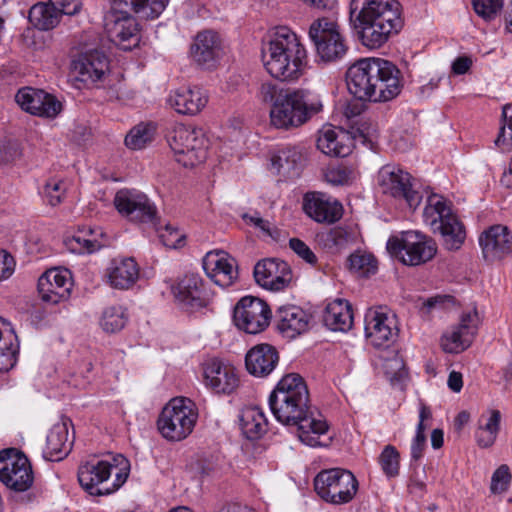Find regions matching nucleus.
<instances>
[{
  "label": "nucleus",
  "instance_id": "1",
  "mask_svg": "<svg viewBox=\"0 0 512 512\" xmlns=\"http://www.w3.org/2000/svg\"><path fill=\"white\" fill-rule=\"evenodd\" d=\"M275 418L285 425H296L301 442L311 447L328 446L331 437L324 417L310 406L309 391L304 379L296 373L287 374L269 396Z\"/></svg>",
  "mask_w": 512,
  "mask_h": 512
},
{
  "label": "nucleus",
  "instance_id": "2",
  "mask_svg": "<svg viewBox=\"0 0 512 512\" xmlns=\"http://www.w3.org/2000/svg\"><path fill=\"white\" fill-rule=\"evenodd\" d=\"M349 92L359 100L388 102L397 97L403 80L398 67L383 58H361L346 72Z\"/></svg>",
  "mask_w": 512,
  "mask_h": 512
},
{
  "label": "nucleus",
  "instance_id": "3",
  "mask_svg": "<svg viewBox=\"0 0 512 512\" xmlns=\"http://www.w3.org/2000/svg\"><path fill=\"white\" fill-rule=\"evenodd\" d=\"M355 13L360 40L369 49L382 47L403 27L401 5L397 0H352L350 14Z\"/></svg>",
  "mask_w": 512,
  "mask_h": 512
},
{
  "label": "nucleus",
  "instance_id": "4",
  "mask_svg": "<svg viewBox=\"0 0 512 512\" xmlns=\"http://www.w3.org/2000/svg\"><path fill=\"white\" fill-rule=\"evenodd\" d=\"M262 61L272 77L281 81H295L304 72L307 52L296 33L287 26H279L263 42Z\"/></svg>",
  "mask_w": 512,
  "mask_h": 512
},
{
  "label": "nucleus",
  "instance_id": "5",
  "mask_svg": "<svg viewBox=\"0 0 512 512\" xmlns=\"http://www.w3.org/2000/svg\"><path fill=\"white\" fill-rule=\"evenodd\" d=\"M259 98L271 104L270 119L276 128L298 127L322 109L320 101L306 102L302 91L284 89L271 82L261 85Z\"/></svg>",
  "mask_w": 512,
  "mask_h": 512
},
{
  "label": "nucleus",
  "instance_id": "6",
  "mask_svg": "<svg viewBox=\"0 0 512 512\" xmlns=\"http://www.w3.org/2000/svg\"><path fill=\"white\" fill-rule=\"evenodd\" d=\"M170 0H111L115 15L113 32L122 50L129 51L140 41L139 24L131 13L145 20L158 18Z\"/></svg>",
  "mask_w": 512,
  "mask_h": 512
},
{
  "label": "nucleus",
  "instance_id": "7",
  "mask_svg": "<svg viewBox=\"0 0 512 512\" xmlns=\"http://www.w3.org/2000/svg\"><path fill=\"white\" fill-rule=\"evenodd\" d=\"M118 465L108 460H91L78 468L81 487L92 496L108 495L119 489L127 480L129 464L125 457L114 458Z\"/></svg>",
  "mask_w": 512,
  "mask_h": 512
},
{
  "label": "nucleus",
  "instance_id": "8",
  "mask_svg": "<svg viewBox=\"0 0 512 512\" xmlns=\"http://www.w3.org/2000/svg\"><path fill=\"white\" fill-rule=\"evenodd\" d=\"M423 221L434 233H440L449 250H457L466 234L463 225L453 214L449 202L441 195L428 196L423 211Z\"/></svg>",
  "mask_w": 512,
  "mask_h": 512
},
{
  "label": "nucleus",
  "instance_id": "9",
  "mask_svg": "<svg viewBox=\"0 0 512 512\" xmlns=\"http://www.w3.org/2000/svg\"><path fill=\"white\" fill-rule=\"evenodd\" d=\"M198 419L195 404L188 398L171 399L162 409L157 427L160 434L169 441H181L193 431Z\"/></svg>",
  "mask_w": 512,
  "mask_h": 512
},
{
  "label": "nucleus",
  "instance_id": "10",
  "mask_svg": "<svg viewBox=\"0 0 512 512\" xmlns=\"http://www.w3.org/2000/svg\"><path fill=\"white\" fill-rule=\"evenodd\" d=\"M358 487V480L354 474L343 468L322 470L314 478V489L317 495L333 505L351 502Z\"/></svg>",
  "mask_w": 512,
  "mask_h": 512
},
{
  "label": "nucleus",
  "instance_id": "11",
  "mask_svg": "<svg viewBox=\"0 0 512 512\" xmlns=\"http://www.w3.org/2000/svg\"><path fill=\"white\" fill-rule=\"evenodd\" d=\"M387 250L404 265L418 266L434 258L437 244L431 237L419 231H406L400 237H390Z\"/></svg>",
  "mask_w": 512,
  "mask_h": 512
},
{
  "label": "nucleus",
  "instance_id": "12",
  "mask_svg": "<svg viewBox=\"0 0 512 512\" xmlns=\"http://www.w3.org/2000/svg\"><path fill=\"white\" fill-rule=\"evenodd\" d=\"M168 142L176 161L184 167H194L207 158L209 142L201 128L177 125Z\"/></svg>",
  "mask_w": 512,
  "mask_h": 512
},
{
  "label": "nucleus",
  "instance_id": "13",
  "mask_svg": "<svg viewBox=\"0 0 512 512\" xmlns=\"http://www.w3.org/2000/svg\"><path fill=\"white\" fill-rule=\"evenodd\" d=\"M309 37L320 62L335 63L347 53L348 47L339 26L328 18L315 20L309 28Z\"/></svg>",
  "mask_w": 512,
  "mask_h": 512
},
{
  "label": "nucleus",
  "instance_id": "14",
  "mask_svg": "<svg viewBox=\"0 0 512 512\" xmlns=\"http://www.w3.org/2000/svg\"><path fill=\"white\" fill-rule=\"evenodd\" d=\"M381 191L395 199L404 200L409 208L416 209L422 201L415 179L401 168L386 165L378 173Z\"/></svg>",
  "mask_w": 512,
  "mask_h": 512
},
{
  "label": "nucleus",
  "instance_id": "15",
  "mask_svg": "<svg viewBox=\"0 0 512 512\" xmlns=\"http://www.w3.org/2000/svg\"><path fill=\"white\" fill-rule=\"evenodd\" d=\"M0 481L11 490L24 492L34 481L28 458L15 449L0 452Z\"/></svg>",
  "mask_w": 512,
  "mask_h": 512
},
{
  "label": "nucleus",
  "instance_id": "16",
  "mask_svg": "<svg viewBox=\"0 0 512 512\" xmlns=\"http://www.w3.org/2000/svg\"><path fill=\"white\" fill-rule=\"evenodd\" d=\"M233 319L240 330L248 334H257L268 327L271 310L263 300L253 296H245L235 306Z\"/></svg>",
  "mask_w": 512,
  "mask_h": 512
},
{
  "label": "nucleus",
  "instance_id": "17",
  "mask_svg": "<svg viewBox=\"0 0 512 512\" xmlns=\"http://www.w3.org/2000/svg\"><path fill=\"white\" fill-rule=\"evenodd\" d=\"M114 205L122 216L134 222H151L157 214L150 199L135 189L119 190L114 197Z\"/></svg>",
  "mask_w": 512,
  "mask_h": 512
},
{
  "label": "nucleus",
  "instance_id": "18",
  "mask_svg": "<svg viewBox=\"0 0 512 512\" xmlns=\"http://www.w3.org/2000/svg\"><path fill=\"white\" fill-rule=\"evenodd\" d=\"M395 316L384 307L369 309L365 315V335L374 347H389L397 336Z\"/></svg>",
  "mask_w": 512,
  "mask_h": 512
},
{
  "label": "nucleus",
  "instance_id": "19",
  "mask_svg": "<svg viewBox=\"0 0 512 512\" xmlns=\"http://www.w3.org/2000/svg\"><path fill=\"white\" fill-rule=\"evenodd\" d=\"M205 386L216 394L229 395L239 386L235 368L221 359L213 358L203 364Z\"/></svg>",
  "mask_w": 512,
  "mask_h": 512
},
{
  "label": "nucleus",
  "instance_id": "20",
  "mask_svg": "<svg viewBox=\"0 0 512 512\" xmlns=\"http://www.w3.org/2000/svg\"><path fill=\"white\" fill-rule=\"evenodd\" d=\"M73 286L72 275L68 269L52 268L38 279V292L44 302L57 304L66 301Z\"/></svg>",
  "mask_w": 512,
  "mask_h": 512
},
{
  "label": "nucleus",
  "instance_id": "21",
  "mask_svg": "<svg viewBox=\"0 0 512 512\" xmlns=\"http://www.w3.org/2000/svg\"><path fill=\"white\" fill-rule=\"evenodd\" d=\"M15 100L24 111L40 117L55 118L62 111V103L54 95L40 89L21 88Z\"/></svg>",
  "mask_w": 512,
  "mask_h": 512
},
{
  "label": "nucleus",
  "instance_id": "22",
  "mask_svg": "<svg viewBox=\"0 0 512 512\" xmlns=\"http://www.w3.org/2000/svg\"><path fill=\"white\" fill-rule=\"evenodd\" d=\"M479 322L476 310L463 314L460 323L443 334V350L448 353H459L467 349L478 331Z\"/></svg>",
  "mask_w": 512,
  "mask_h": 512
},
{
  "label": "nucleus",
  "instance_id": "23",
  "mask_svg": "<svg viewBox=\"0 0 512 512\" xmlns=\"http://www.w3.org/2000/svg\"><path fill=\"white\" fill-rule=\"evenodd\" d=\"M72 67L77 81L85 85H95L109 71V60L103 51L92 49L81 53L73 61Z\"/></svg>",
  "mask_w": 512,
  "mask_h": 512
},
{
  "label": "nucleus",
  "instance_id": "24",
  "mask_svg": "<svg viewBox=\"0 0 512 512\" xmlns=\"http://www.w3.org/2000/svg\"><path fill=\"white\" fill-rule=\"evenodd\" d=\"M203 269L222 288L230 287L238 278L236 260L223 250L207 252L203 258Z\"/></svg>",
  "mask_w": 512,
  "mask_h": 512
},
{
  "label": "nucleus",
  "instance_id": "25",
  "mask_svg": "<svg viewBox=\"0 0 512 512\" xmlns=\"http://www.w3.org/2000/svg\"><path fill=\"white\" fill-rule=\"evenodd\" d=\"M254 278L263 288L280 291L292 281V271L285 261L269 258L261 260L255 265Z\"/></svg>",
  "mask_w": 512,
  "mask_h": 512
},
{
  "label": "nucleus",
  "instance_id": "26",
  "mask_svg": "<svg viewBox=\"0 0 512 512\" xmlns=\"http://www.w3.org/2000/svg\"><path fill=\"white\" fill-rule=\"evenodd\" d=\"M223 42L214 30H203L197 33L190 47V56L197 65L212 68L220 59Z\"/></svg>",
  "mask_w": 512,
  "mask_h": 512
},
{
  "label": "nucleus",
  "instance_id": "27",
  "mask_svg": "<svg viewBox=\"0 0 512 512\" xmlns=\"http://www.w3.org/2000/svg\"><path fill=\"white\" fill-rule=\"evenodd\" d=\"M172 293L178 303L187 310H196L208 303L203 279L198 274H186L172 286Z\"/></svg>",
  "mask_w": 512,
  "mask_h": 512
},
{
  "label": "nucleus",
  "instance_id": "28",
  "mask_svg": "<svg viewBox=\"0 0 512 512\" xmlns=\"http://www.w3.org/2000/svg\"><path fill=\"white\" fill-rule=\"evenodd\" d=\"M303 210L318 223H334L342 217L343 207L321 192H308L303 198Z\"/></svg>",
  "mask_w": 512,
  "mask_h": 512
},
{
  "label": "nucleus",
  "instance_id": "29",
  "mask_svg": "<svg viewBox=\"0 0 512 512\" xmlns=\"http://www.w3.org/2000/svg\"><path fill=\"white\" fill-rule=\"evenodd\" d=\"M479 244L486 261L500 260L512 252V233L503 225H494L479 237Z\"/></svg>",
  "mask_w": 512,
  "mask_h": 512
},
{
  "label": "nucleus",
  "instance_id": "30",
  "mask_svg": "<svg viewBox=\"0 0 512 512\" xmlns=\"http://www.w3.org/2000/svg\"><path fill=\"white\" fill-rule=\"evenodd\" d=\"M70 419L62 417L54 424L46 437V444L43 449V457L48 461H60L71 451L73 440L69 439Z\"/></svg>",
  "mask_w": 512,
  "mask_h": 512
},
{
  "label": "nucleus",
  "instance_id": "31",
  "mask_svg": "<svg viewBox=\"0 0 512 512\" xmlns=\"http://www.w3.org/2000/svg\"><path fill=\"white\" fill-rule=\"evenodd\" d=\"M279 361L278 351L270 344H258L252 347L245 356L247 371L255 377H266Z\"/></svg>",
  "mask_w": 512,
  "mask_h": 512
},
{
  "label": "nucleus",
  "instance_id": "32",
  "mask_svg": "<svg viewBox=\"0 0 512 512\" xmlns=\"http://www.w3.org/2000/svg\"><path fill=\"white\" fill-rule=\"evenodd\" d=\"M275 317L279 331L289 338L306 332L311 320L310 314L296 305L279 307Z\"/></svg>",
  "mask_w": 512,
  "mask_h": 512
},
{
  "label": "nucleus",
  "instance_id": "33",
  "mask_svg": "<svg viewBox=\"0 0 512 512\" xmlns=\"http://www.w3.org/2000/svg\"><path fill=\"white\" fill-rule=\"evenodd\" d=\"M167 102L179 114L195 115L206 106L208 97L199 87H182L173 91Z\"/></svg>",
  "mask_w": 512,
  "mask_h": 512
},
{
  "label": "nucleus",
  "instance_id": "34",
  "mask_svg": "<svg viewBox=\"0 0 512 512\" xmlns=\"http://www.w3.org/2000/svg\"><path fill=\"white\" fill-rule=\"evenodd\" d=\"M106 277L113 288L129 289L139 278V266L133 258H116L109 263Z\"/></svg>",
  "mask_w": 512,
  "mask_h": 512
},
{
  "label": "nucleus",
  "instance_id": "35",
  "mask_svg": "<svg viewBox=\"0 0 512 512\" xmlns=\"http://www.w3.org/2000/svg\"><path fill=\"white\" fill-rule=\"evenodd\" d=\"M19 343L11 323L0 317V373L11 370L18 359Z\"/></svg>",
  "mask_w": 512,
  "mask_h": 512
},
{
  "label": "nucleus",
  "instance_id": "36",
  "mask_svg": "<svg viewBox=\"0 0 512 512\" xmlns=\"http://www.w3.org/2000/svg\"><path fill=\"white\" fill-rule=\"evenodd\" d=\"M357 232L349 227L336 226L317 234L318 244L331 253H338L353 245Z\"/></svg>",
  "mask_w": 512,
  "mask_h": 512
},
{
  "label": "nucleus",
  "instance_id": "37",
  "mask_svg": "<svg viewBox=\"0 0 512 512\" xmlns=\"http://www.w3.org/2000/svg\"><path fill=\"white\" fill-rule=\"evenodd\" d=\"M323 321L333 331H347L352 327L353 314L350 303L343 299L330 302L324 311Z\"/></svg>",
  "mask_w": 512,
  "mask_h": 512
},
{
  "label": "nucleus",
  "instance_id": "38",
  "mask_svg": "<svg viewBox=\"0 0 512 512\" xmlns=\"http://www.w3.org/2000/svg\"><path fill=\"white\" fill-rule=\"evenodd\" d=\"M501 413L499 410L490 409L482 413L478 420V429L475 437L477 444L482 448L491 447L500 430Z\"/></svg>",
  "mask_w": 512,
  "mask_h": 512
},
{
  "label": "nucleus",
  "instance_id": "39",
  "mask_svg": "<svg viewBox=\"0 0 512 512\" xmlns=\"http://www.w3.org/2000/svg\"><path fill=\"white\" fill-rule=\"evenodd\" d=\"M345 135L339 134L332 127H324L319 132L317 148L324 154L335 157H345L350 154L351 146L345 144Z\"/></svg>",
  "mask_w": 512,
  "mask_h": 512
},
{
  "label": "nucleus",
  "instance_id": "40",
  "mask_svg": "<svg viewBox=\"0 0 512 512\" xmlns=\"http://www.w3.org/2000/svg\"><path fill=\"white\" fill-rule=\"evenodd\" d=\"M240 423L243 434L250 440L260 438L267 431L268 421L265 414L256 406L242 411Z\"/></svg>",
  "mask_w": 512,
  "mask_h": 512
},
{
  "label": "nucleus",
  "instance_id": "41",
  "mask_svg": "<svg viewBox=\"0 0 512 512\" xmlns=\"http://www.w3.org/2000/svg\"><path fill=\"white\" fill-rule=\"evenodd\" d=\"M303 161L302 149L297 146H287L272 158V164L277 167L278 171H283L288 175L298 174V169L302 166Z\"/></svg>",
  "mask_w": 512,
  "mask_h": 512
},
{
  "label": "nucleus",
  "instance_id": "42",
  "mask_svg": "<svg viewBox=\"0 0 512 512\" xmlns=\"http://www.w3.org/2000/svg\"><path fill=\"white\" fill-rule=\"evenodd\" d=\"M58 10L48 3H37L29 11V21L40 30L53 29L60 22Z\"/></svg>",
  "mask_w": 512,
  "mask_h": 512
},
{
  "label": "nucleus",
  "instance_id": "43",
  "mask_svg": "<svg viewBox=\"0 0 512 512\" xmlns=\"http://www.w3.org/2000/svg\"><path fill=\"white\" fill-rule=\"evenodd\" d=\"M98 233L91 228H83L67 239V247L74 253H93L102 247L97 239Z\"/></svg>",
  "mask_w": 512,
  "mask_h": 512
},
{
  "label": "nucleus",
  "instance_id": "44",
  "mask_svg": "<svg viewBox=\"0 0 512 512\" xmlns=\"http://www.w3.org/2000/svg\"><path fill=\"white\" fill-rule=\"evenodd\" d=\"M347 266L356 276L369 277L377 272L378 262L370 253L355 251L348 257Z\"/></svg>",
  "mask_w": 512,
  "mask_h": 512
},
{
  "label": "nucleus",
  "instance_id": "45",
  "mask_svg": "<svg viewBox=\"0 0 512 512\" xmlns=\"http://www.w3.org/2000/svg\"><path fill=\"white\" fill-rule=\"evenodd\" d=\"M153 123H140L133 127L125 138V145L133 150H140L150 144L155 135Z\"/></svg>",
  "mask_w": 512,
  "mask_h": 512
},
{
  "label": "nucleus",
  "instance_id": "46",
  "mask_svg": "<svg viewBox=\"0 0 512 512\" xmlns=\"http://www.w3.org/2000/svg\"><path fill=\"white\" fill-rule=\"evenodd\" d=\"M127 322V314L120 306L108 307L101 318V327L108 333H115L123 329Z\"/></svg>",
  "mask_w": 512,
  "mask_h": 512
},
{
  "label": "nucleus",
  "instance_id": "47",
  "mask_svg": "<svg viewBox=\"0 0 512 512\" xmlns=\"http://www.w3.org/2000/svg\"><path fill=\"white\" fill-rule=\"evenodd\" d=\"M502 118L503 126L500 128L495 144L503 152H510L512 151V104L503 107Z\"/></svg>",
  "mask_w": 512,
  "mask_h": 512
},
{
  "label": "nucleus",
  "instance_id": "48",
  "mask_svg": "<svg viewBox=\"0 0 512 512\" xmlns=\"http://www.w3.org/2000/svg\"><path fill=\"white\" fill-rule=\"evenodd\" d=\"M399 458L400 455L396 448L387 445L379 456V464L388 477H395L399 474Z\"/></svg>",
  "mask_w": 512,
  "mask_h": 512
},
{
  "label": "nucleus",
  "instance_id": "49",
  "mask_svg": "<svg viewBox=\"0 0 512 512\" xmlns=\"http://www.w3.org/2000/svg\"><path fill=\"white\" fill-rule=\"evenodd\" d=\"M66 189L67 185L62 179L51 178L46 182L43 193L48 203L51 206H56L62 201Z\"/></svg>",
  "mask_w": 512,
  "mask_h": 512
},
{
  "label": "nucleus",
  "instance_id": "50",
  "mask_svg": "<svg viewBox=\"0 0 512 512\" xmlns=\"http://www.w3.org/2000/svg\"><path fill=\"white\" fill-rule=\"evenodd\" d=\"M476 14L486 21L496 17L503 7V0H472Z\"/></svg>",
  "mask_w": 512,
  "mask_h": 512
},
{
  "label": "nucleus",
  "instance_id": "51",
  "mask_svg": "<svg viewBox=\"0 0 512 512\" xmlns=\"http://www.w3.org/2000/svg\"><path fill=\"white\" fill-rule=\"evenodd\" d=\"M511 473L507 465L503 464L499 466L493 473L491 478V492L494 494H500L505 492L511 482Z\"/></svg>",
  "mask_w": 512,
  "mask_h": 512
},
{
  "label": "nucleus",
  "instance_id": "52",
  "mask_svg": "<svg viewBox=\"0 0 512 512\" xmlns=\"http://www.w3.org/2000/svg\"><path fill=\"white\" fill-rule=\"evenodd\" d=\"M353 178V170L345 165L329 167L325 172V179L333 185H345Z\"/></svg>",
  "mask_w": 512,
  "mask_h": 512
},
{
  "label": "nucleus",
  "instance_id": "53",
  "mask_svg": "<svg viewBox=\"0 0 512 512\" xmlns=\"http://www.w3.org/2000/svg\"><path fill=\"white\" fill-rule=\"evenodd\" d=\"M385 369V374L392 384L401 382L407 376L403 361L397 357L388 360Z\"/></svg>",
  "mask_w": 512,
  "mask_h": 512
},
{
  "label": "nucleus",
  "instance_id": "54",
  "mask_svg": "<svg viewBox=\"0 0 512 512\" xmlns=\"http://www.w3.org/2000/svg\"><path fill=\"white\" fill-rule=\"evenodd\" d=\"M163 244L169 248H178L183 245L185 235L178 228L168 224L160 234Z\"/></svg>",
  "mask_w": 512,
  "mask_h": 512
},
{
  "label": "nucleus",
  "instance_id": "55",
  "mask_svg": "<svg viewBox=\"0 0 512 512\" xmlns=\"http://www.w3.org/2000/svg\"><path fill=\"white\" fill-rule=\"evenodd\" d=\"M289 247L305 262L315 265L317 257L309 246L299 238H291L289 240Z\"/></svg>",
  "mask_w": 512,
  "mask_h": 512
},
{
  "label": "nucleus",
  "instance_id": "56",
  "mask_svg": "<svg viewBox=\"0 0 512 512\" xmlns=\"http://www.w3.org/2000/svg\"><path fill=\"white\" fill-rule=\"evenodd\" d=\"M54 9L58 10L60 15L73 16L80 12L82 2L80 0H49Z\"/></svg>",
  "mask_w": 512,
  "mask_h": 512
},
{
  "label": "nucleus",
  "instance_id": "57",
  "mask_svg": "<svg viewBox=\"0 0 512 512\" xmlns=\"http://www.w3.org/2000/svg\"><path fill=\"white\" fill-rule=\"evenodd\" d=\"M243 219L246 221L247 224L253 225L256 228L260 229L265 235L275 238V234H277V230L273 229L272 224L266 220L260 217L258 213H255L253 215L244 214Z\"/></svg>",
  "mask_w": 512,
  "mask_h": 512
},
{
  "label": "nucleus",
  "instance_id": "58",
  "mask_svg": "<svg viewBox=\"0 0 512 512\" xmlns=\"http://www.w3.org/2000/svg\"><path fill=\"white\" fill-rule=\"evenodd\" d=\"M424 432V428H416V435L411 444V458L414 461H418L423 457V452L426 443V436Z\"/></svg>",
  "mask_w": 512,
  "mask_h": 512
},
{
  "label": "nucleus",
  "instance_id": "59",
  "mask_svg": "<svg viewBox=\"0 0 512 512\" xmlns=\"http://www.w3.org/2000/svg\"><path fill=\"white\" fill-rule=\"evenodd\" d=\"M15 268L13 257L5 250H0V281L9 278Z\"/></svg>",
  "mask_w": 512,
  "mask_h": 512
},
{
  "label": "nucleus",
  "instance_id": "60",
  "mask_svg": "<svg viewBox=\"0 0 512 512\" xmlns=\"http://www.w3.org/2000/svg\"><path fill=\"white\" fill-rule=\"evenodd\" d=\"M451 299V296L441 295L430 297L427 300L423 301L422 306L420 307V311L422 314L428 315L434 309L442 307L446 301H450Z\"/></svg>",
  "mask_w": 512,
  "mask_h": 512
},
{
  "label": "nucleus",
  "instance_id": "61",
  "mask_svg": "<svg viewBox=\"0 0 512 512\" xmlns=\"http://www.w3.org/2000/svg\"><path fill=\"white\" fill-rule=\"evenodd\" d=\"M472 60L467 56H461L454 60L452 64V71L456 75H463L470 69Z\"/></svg>",
  "mask_w": 512,
  "mask_h": 512
},
{
  "label": "nucleus",
  "instance_id": "62",
  "mask_svg": "<svg viewBox=\"0 0 512 512\" xmlns=\"http://www.w3.org/2000/svg\"><path fill=\"white\" fill-rule=\"evenodd\" d=\"M447 384H448V387L453 392H456V393L460 392L463 387L462 374L460 372L451 371L448 376Z\"/></svg>",
  "mask_w": 512,
  "mask_h": 512
},
{
  "label": "nucleus",
  "instance_id": "63",
  "mask_svg": "<svg viewBox=\"0 0 512 512\" xmlns=\"http://www.w3.org/2000/svg\"><path fill=\"white\" fill-rule=\"evenodd\" d=\"M217 512H253L247 506H243L237 503L227 504L221 507Z\"/></svg>",
  "mask_w": 512,
  "mask_h": 512
},
{
  "label": "nucleus",
  "instance_id": "64",
  "mask_svg": "<svg viewBox=\"0 0 512 512\" xmlns=\"http://www.w3.org/2000/svg\"><path fill=\"white\" fill-rule=\"evenodd\" d=\"M500 182L504 187L512 188V159L508 165V168L504 170Z\"/></svg>",
  "mask_w": 512,
  "mask_h": 512
}]
</instances>
